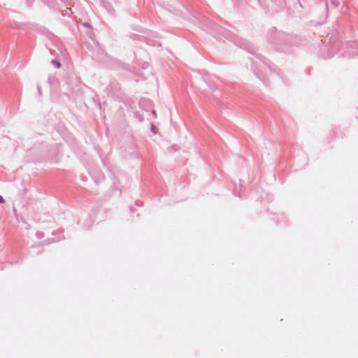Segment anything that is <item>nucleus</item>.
I'll return each mask as SVG.
<instances>
[{
	"instance_id": "nucleus-2",
	"label": "nucleus",
	"mask_w": 358,
	"mask_h": 358,
	"mask_svg": "<svg viewBox=\"0 0 358 358\" xmlns=\"http://www.w3.org/2000/svg\"><path fill=\"white\" fill-rule=\"evenodd\" d=\"M5 202V200L0 195V203H3Z\"/></svg>"
},
{
	"instance_id": "nucleus-1",
	"label": "nucleus",
	"mask_w": 358,
	"mask_h": 358,
	"mask_svg": "<svg viewBox=\"0 0 358 358\" xmlns=\"http://www.w3.org/2000/svg\"><path fill=\"white\" fill-rule=\"evenodd\" d=\"M52 64L57 68H60V63L58 62V61H56V60H53L52 61Z\"/></svg>"
},
{
	"instance_id": "nucleus-3",
	"label": "nucleus",
	"mask_w": 358,
	"mask_h": 358,
	"mask_svg": "<svg viewBox=\"0 0 358 358\" xmlns=\"http://www.w3.org/2000/svg\"><path fill=\"white\" fill-rule=\"evenodd\" d=\"M156 128L154 125H152V130L154 133H157V131H155Z\"/></svg>"
}]
</instances>
